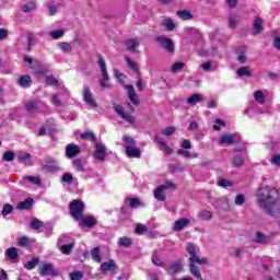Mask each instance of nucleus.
I'll use <instances>...</instances> for the list:
<instances>
[{"label":"nucleus","mask_w":280,"mask_h":280,"mask_svg":"<svg viewBox=\"0 0 280 280\" xmlns=\"http://www.w3.org/2000/svg\"><path fill=\"white\" fill-rule=\"evenodd\" d=\"M42 277H58V271L54 269V265L49 262H42L38 267Z\"/></svg>","instance_id":"7"},{"label":"nucleus","mask_w":280,"mask_h":280,"mask_svg":"<svg viewBox=\"0 0 280 280\" xmlns=\"http://www.w3.org/2000/svg\"><path fill=\"white\" fill-rule=\"evenodd\" d=\"M70 215L74 220H82L84 215V201L80 199H74L69 205Z\"/></svg>","instance_id":"2"},{"label":"nucleus","mask_w":280,"mask_h":280,"mask_svg":"<svg viewBox=\"0 0 280 280\" xmlns=\"http://www.w3.org/2000/svg\"><path fill=\"white\" fill-rule=\"evenodd\" d=\"M197 217L199 218V220L208 221L213 218V213H211V211L209 210H201L198 212Z\"/></svg>","instance_id":"34"},{"label":"nucleus","mask_w":280,"mask_h":280,"mask_svg":"<svg viewBox=\"0 0 280 280\" xmlns=\"http://www.w3.org/2000/svg\"><path fill=\"white\" fill-rule=\"evenodd\" d=\"M82 272L80 271H74L70 273V279L71 280H82Z\"/></svg>","instance_id":"63"},{"label":"nucleus","mask_w":280,"mask_h":280,"mask_svg":"<svg viewBox=\"0 0 280 280\" xmlns=\"http://www.w3.org/2000/svg\"><path fill=\"white\" fill-rule=\"evenodd\" d=\"M187 253L190 255L189 261L190 264H198L199 266H205L209 264V259L207 257L200 258L198 254H196V246L189 243L186 247Z\"/></svg>","instance_id":"3"},{"label":"nucleus","mask_w":280,"mask_h":280,"mask_svg":"<svg viewBox=\"0 0 280 280\" xmlns=\"http://www.w3.org/2000/svg\"><path fill=\"white\" fill-rule=\"evenodd\" d=\"M254 242L256 244H268V242H270V236H267L262 232H256Z\"/></svg>","instance_id":"21"},{"label":"nucleus","mask_w":280,"mask_h":280,"mask_svg":"<svg viewBox=\"0 0 280 280\" xmlns=\"http://www.w3.org/2000/svg\"><path fill=\"white\" fill-rule=\"evenodd\" d=\"M15 154L12 151H5L2 155L3 161H7L8 163L14 161Z\"/></svg>","instance_id":"46"},{"label":"nucleus","mask_w":280,"mask_h":280,"mask_svg":"<svg viewBox=\"0 0 280 280\" xmlns=\"http://www.w3.org/2000/svg\"><path fill=\"white\" fill-rule=\"evenodd\" d=\"M18 84H20L23 89H30L32 86V77L27 74L20 77Z\"/></svg>","instance_id":"20"},{"label":"nucleus","mask_w":280,"mask_h":280,"mask_svg":"<svg viewBox=\"0 0 280 280\" xmlns=\"http://www.w3.org/2000/svg\"><path fill=\"white\" fill-rule=\"evenodd\" d=\"M201 69H203V71H214L215 69L213 68V65L211 63V61H207L205 63H202Z\"/></svg>","instance_id":"58"},{"label":"nucleus","mask_w":280,"mask_h":280,"mask_svg":"<svg viewBox=\"0 0 280 280\" xmlns=\"http://www.w3.org/2000/svg\"><path fill=\"white\" fill-rule=\"evenodd\" d=\"M65 36V31L63 30H55L50 32V37L54 40H57V38H62Z\"/></svg>","instance_id":"48"},{"label":"nucleus","mask_w":280,"mask_h":280,"mask_svg":"<svg viewBox=\"0 0 280 280\" xmlns=\"http://www.w3.org/2000/svg\"><path fill=\"white\" fill-rule=\"evenodd\" d=\"M198 102H202V96L198 93H195L187 98V104H190V106H196Z\"/></svg>","instance_id":"32"},{"label":"nucleus","mask_w":280,"mask_h":280,"mask_svg":"<svg viewBox=\"0 0 280 280\" xmlns=\"http://www.w3.org/2000/svg\"><path fill=\"white\" fill-rule=\"evenodd\" d=\"M232 165H233V167H242L244 165V156L235 155L232 159Z\"/></svg>","instance_id":"40"},{"label":"nucleus","mask_w":280,"mask_h":280,"mask_svg":"<svg viewBox=\"0 0 280 280\" xmlns=\"http://www.w3.org/2000/svg\"><path fill=\"white\" fill-rule=\"evenodd\" d=\"M62 183H67L68 185H71L73 183V175L71 173H65L61 176Z\"/></svg>","instance_id":"51"},{"label":"nucleus","mask_w":280,"mask_h":280,"mask_svg":"<svg viewBox=\"0 0 280 280\" xmlns=\"http://www.w3.org/2000/svg\"><path fill=\"white\" fill-rule=\"evenodd\" d=\"M14 211V207L10 203H5L2 208V215L5 218L7 215H10Z\"/></svg>","instance_id":"45"},{"label":"nucleus","mask_w":280,"mask_h":280,"mask_svg":"<svg viewBox=\"0 0 280 280\" xmlns=\"http://www.w3.org/2000/svg\"><path fill=\"white\" fill-rule=\"evenodd\" d=\"M118 245L122 248H130L132 246V240L126 236H122L118 240Z\"/></svg>","instance_id":"35"},{"label":"nucleus","mask_w":280,"mask_h":280,"mask_svg":"<svg viewBox=\"0 0 280 280\" xmlns=\"http://www.w3.org/2000/svg\"><path fill=\"white\" fill-rule=\"evenodd\" d=\"M170 187H174V183L167 182L165 185L159 186L154 192V199L159 200L160 202H165L167 200V196H165L166 189H170Z\"/></svg>","instance_id":"5"},{"label":"nucleus","mask_w":280,"mask_h":280,"mask_svg":"<svg viewBox=\"0 0 280 280\" xmlns=\"http://www.w3.org/2000/svg\"><path fill=\"white\" fill-rule=\"evenodd\" d=\"M94 159L96 161H105L106 159V145L102 143L95 144Z\"/></svg>","instance_id":"12"},{"label":"nucleus","mask_w":280,"mask_h":280,"mask_svg":"<svg viewBox=\"0 0 280 280\" xmlns=\"http://www.w3.org/2000/svg\"><path fill=\"white\" fill-rule=\"evenodd\" d=\"M73 246H75L73 243L65 244L60 247V250L63 255H71V250H73Z\"/></svg>","instance_id":"44"},{"label":"nucleus","mask_w":280,"mask_h":280,"mask_svg":"<svg viewBox=\"0 0 280 280\" xmlns=\"http://www.w3.org/2000/svg\"><path fill=\"white\" fill-rule=\"evenodd\" d=\"M58 46L65 54H71V51H73V47L71 46V44L67 42H61L58 44Z\"/></svg>","instance_id":"39"},{"label":"nucleus","mask_w":280,"mask_h":280,"mask_svg":"<svg viewBox=\"0 0 280 280\" xmlns=\"http://www.w3.org/2000/svg\"><path fill=\"white\" fill-rule=\"evenodd\" d=\"M80 138L83 139V141H92V143H97V137H95V133L92 131L81 133Z\"/></svg>","instance_id":"25"},{"label":"nucleus","mask_w":280,"mask_h":280,"mask_svg":"<svg viewBox=\"0 0 280 280\" xmlns=\"http://www.w3.org/2000/svg\"><path fill=\"white\" fill-rule=\"evenodd\" d=\"M219 143L233 145L235 143V135H231V133L222 135L220 137Z\"/></svg>","instance_id":"19"},{"label":"nucleus","mask_w":280,"mask_h":280,"mask_svg":"<svg viewBox=\"0 0 280 280\" xmlns=\"http://www.w3.org/2000/svg\"><path fill=\"white\" fill-rule=\"evenodd\" d=\"M31 229H33L34 231H38L40 229H43L44 223L43 221L38 220V219H33L30 223Z\"/></svg>","instance_id":"42"},{"label":"nucleus","mask_w":280,"mask_h":280,"mask_svg":"<svg viewBox=\"0 0 280 280\" xmlns=\"http://www.w3.org/2000/svg\"><path fill=\"white\" fill-rule=\"evenodd\" d=\"M98 67L103 75V78L100 80V84L103 89H108L110 86L108 85V80H110V77L108 75V70H106V61L104 60V57L98 58Z\"/></svg>","instance_id":"4"},{"label":"nucleus","mask_w":280,"mask_h":280,"mask_svg":"<svg viewBox=\"0 0 280 280\" xmlns=\"http://www.w3.org/2000/svg\"><path fill=\"white\" fill-rule=\"evenodd\" d=\"M129 207H131V209H136V207H139L141 205V200H139L138 198H129Z\"/></svg>","instance_id":"57"},{"label":"nucleus","mask_w":280,"mask_h":280,"mask_svg":"<svg viewBox=\"0 0 280 280\" xmlns=\"http://www.w3.org/2000/svg\"><path fill=\"white\" fill-rule=\"evenodd\" d=\"M155 40L161 45L163 49H165V51L168 54H174V42L171 38L165 36H158Z\"/></svg>","instance_id":"8"},{"label":"nucleus","mask_w":280,"mask_h":280,"mask_svg":"<svg viewBox=\"0 0 280 280\" xmlns=\"http://www.w3.org/2000/svg\"><path fill=\"white\" fill-rule=\"evenodd\" d=\"M190 275L197 280H202V273H200V267L195 264L189 265Z\"/></svg>","instance_id":"24"},{"label":"nucleus","mask_w":280,"mask_h":280,"mask_svg":"<svg viewBox=\"0 0 280 280\" xmlns=\"http://www.w3.org/2000/svg\"><path fill=\"white\" fill-rule=\"evenodd\" d=\"M258 205L260 209L268 215L277 218L280 215V200H279V190L271 187H262L257 192Z\"/></svg>","instance_id":"1"},{"label":"nucleus","mask_w":280,"mask_h":280,"mask_svg":"<svg viewBox=\"0 0 280 280\" xmlns=\"http://www.w3.org/2000/svg\"><path fill=\"white\" fill-rule=\"evenodd\" d=\"M91 256H92V259L96 261V264H102V256H100V247H94L91 250Z\"/></svg>","instance_id":"38"},{"label":"nucleus","mask_w":280,"mask_h":280,"mask_svg":"<svg viewBox=\"0 0 280 280\" xmlns=\"http://www.w3.org/2000/svg\"><path fill=\"white\" fill-rule=\"evenodd\" d=\"M80 154V147L75 143H70L66 147V156L68 159H73Z\"/></svg>","instance_id":"13"},{"label":"nucleus","mask_w":280,"mask_h":280,"mask_svg":"<svg viewBox=\"0 0 280 280\" xmlns=\"http://www.w3.org/2000/svg\"><path fill=\"white\" fill-rule=\"evenodd\" d=\"M24 62H27L30 65L31 69H38L40 67V61L32 59V57H24Z\"/></svg>","instance_id":"37"},{"label":"nucleus","mask_w":280,"mask_h":280,"mask_svg":"<svg viewBox=\"0 0 280 280\" xmlns=\"http://www.w3.org/2000/svg\"><path fill=\"white\" fill-rule=\"evenodd\" d=\"M183 270V262L177 260L166 269L167 275H178Z\"/></svg>","instance_id":"14"},{"label":"nucleus","mask_w":280,"mask_h":280,"mask_svg":"<svg viewBox=\"0 0 280 280\" xmlns=\"http://www.w3.org/2000/svg\"><path fill=\"white\" fill-rule=\"evenodd\" d=\"M183 67H185V63L182 61L173 63V66H172L173 73H178V71H180V69H183Z\"/></svg>","instance_id":"55"},{"label":"nucleus","mask_w":280,"mask_h":280,"mask_svg":"<svg viewBox=\"0 0 280 280\" xmlns=\"http://www.w3.org/2000/svg\"><path fill=\"white\" fill-rule=\"evenodd\" d=\"M254 97L256 102H258V104H264V102H266V96H264V92L259 90L254 93Z\"/></svg>","instance_id":"47"},{"label":"nucleus","mask_w":280,"mask_h":280,"mask_svg":"<svg viewBox=\"0 0 280 280\" xmlns=\"http://www.w3.org/2000/svg\"><path fill=\"white\" fill-rule=\"evenodd\" d=\"M72 165H73V167L77 172H84L85 171L84 163L80 159L73 160Z\"/></svg>","instance_id":"41"},{"label":"nucleus","mask_w":280,"mask_h":280,"mask_svg":"<svg viewBox=\"0 0 280 280\" xmlns=\"http://www.w3.org/2000/svg\"><path fill=\"white\" fill-rule=\"evenodd\" d=\"M25 109L31 114L38 113V102L36 101H28L25 104Z\"/></svg>","instance_id":"23"},{"label":"nucleus","mask_w":280,"mask_h":280,"mask_svg":"<svg viewBox=\"0 0 280 280\" xmlns=\"http://www.w3.org/2000/svg\"><path fill=\"white\" fill-rule=\"evenodd\" d=\"M113 108L115 113L118 115V117L124 119V121H127V124L135 125V116L126 113V109H124V106L113 103Z\"/></svg>","instance_id":"6"},{"label":"nucleus","mask_w":280,"mask_h":280,"mask_svg":"<svg viewBox=\"0 0 280 280\" xmlns=\"http://www.w3.org/2000/svg\"><path fill=\"white\" fill-rule=\"evenodd\" d=\"M236 74L242 77H246V78H250V75H253V71L250 70V67H241L237 71Z\"/></svg>","instance_id":"30"},{"label":"nucleus","mask_w":280,"mask_h":280,"mask_svg":"<svg viewBox=\"0 0 280 280\" xmlns=\"http://www.w3.org/2000/svg\"><path fill=\"white\" fill-rule=\"evenodd\" d=\"M19 246L25 247L30 244V238L27 236H22L18 241Z\"/></svg>","instance_id":"60"},{"label":"nucleus","mask_w":280,"mask_h":280,"mask_svg":"<svg viewBox=\"0 0 280 280\" xmlns=\"http://www.w3.org/2000/svg\"><path fill=\"white\" fill-rule=\"evenodd\" d=\"M128 97L131 103L135 104V106H139V96H137V93L135 92V86L132 85H126Z\"/></svg>","instance_id":"16"},{"label":"nucleus","mask_w":280,"mask_h":280,"mask_svg":"<svg viewBox=\"0 0 280 280\" xmlns=\"http://www.w3.org/2000/svg\"><path fill=\"white\" fill-rule=\"evenodd\" d=\"M126 153L129 159H141V150L139 148L127 145Z\"/></svg>","instance_id":"15"},{"label":"nucleus","mask_w":280,"mask_h":280,"mask_svg":"<svg viewBox=\"0 0 280 280\" xmlns=\"http://www.w3.org/2000/svg\"><path fill=\"white\" fill-rule=\"evenodd\" d=\"M43 170H46V172H58L60 167L58 166V161L54 160L52 158H45Z\"/></svg>","instance_id":"10"},{"label":"nucleus","mask_w":280,"mask_h":280,"mask_svg":"<svg viewBox=\"0 0 280 280\" xmlns=\"http://www.w3.org/2000/svg\"><path fill=\"white\" fill-rule=\"evenodd\" d=\"M135 231H136V233L138 235H143V233H148V226H145V225H143L141 223H138L136 225V230Z\"/></svg>","instance_id":"50"},{"label":"nucleus","mask_w":280,"mask_h":280,"mask_svg":"<svg viewBox=\"0 0 280 280\" xmlns=\"http://www.w3.org/2000/svg\"><path fill=\"white\" fill-rule=\"evenodd\" d=\"M18 160L20 163H24V165H33L32 163V154L27 152H19Z\"/></svg>","instance_id":"18"},{"label":"nucleus","mask_w":280,"mask_h":280,"mask_svg":"<svg viewBox=\"0 0 280 280\" xmlns=\"http://www.w3.org/2000/svg\"><path fill=\"white\" fill-rule=\"evenodd\" d=\"M191 224V220L187 218H180L176 220L173 224V231L180 232L184 229H187Z\"/></svg>","instance_id":"11"},{"label":"nucleus","mask_w":280,"mask_h":280,"mask_svg":"<svg viewBox=\"0 0 280 280\" xmlns=\"http://www.w3.org/2000/svg\"><path fill=\"white\" fill-rule=\"evenodd\" d=\"M244 202H246V197L243 194H240L235 197L234 205H236L237 207H242Z\"/></svg>","instance_id":"52"},{"label":"nucleus","mask_w":280,"mask_h":280,"mask_svg":"<svg viewBox=\"0 0 280 280\" xmlns=\"http://www.w3.org/2000/svg\"><path fill=\"white\" fill-rule=\"evenodd\" d=\"M22 12H34V10H36V2L35 1H31L25 3L24 5L21 7Z\"/></svg>","instance_id":"36"},{"label":"nucleus","mask_w":280,"mask_h":280,"mask_svg":"<svg viewBox=\"0 0 280 280\" xmlns=\"http://www.w3.org/2000/svg\"><path fill=\"white\" fill-rule=\"evenodd\" d=\"M253 27L254 34H261V32H264V20H261V18H256Z\"/></svg>","instance_id":"22"},{"label":"nucleus","mask_w":280,"mask_h":280,"mask_svg":"<svg viewBox=\"0 0 280 280\" xmlns=\"http://www.w3.org/2000/svg\"><path fill=\"white\" fill-rule=\"evenodd\" d=\"M101 270H103V272H115V270H117V265L115 264V260L110 259L101 265Z\"/></svg>","instance_id":"17"},{"label":"nucleus","mask_w":280,"mask_h":280,"mask_svg":"<svg viewBox=\"0 0 280 280\" xmlns=\"http://www.w3.org/2000/svg\"><path fill=\"white\" fill-rule=\"evenodd\" d=\"M237 23L238 21L236 20V18H229L230 30H235V27H237Z\"/></svg>","instance_id":"62"},{"label":"nucleus","mask_w":280,"mask_h":280,"mask_svg":"<svg viewBox=\"0 0 280 280\" xmlns=\"http://www.w3.org/2000/svg\"><path fill=\"white\" fill-rule=\"evenodd\" d=\"M162 25L166 27L168 32H174V30L176 28V24H174V20L170 18L164 19L162 22Z\"/></svg>","instance_id":"31"},{"label":"nucleus","mask_w":280,"mask_h":280,"mask_svg":"<svg viewBox=\"0 0 280 280\" xmlns=\"http://www.w3.org/2000/svg\"><path fill=\"white\" fill-rule=\"evenodd\" d=\"M7 257H9L11 261H16V259H19V249H16V247L8 248Z\"/></svg>","instance_id":"27"},{"label":"nucleus","mask_w":280,"mask_h":280,"mask_svg":"<svg viewBox=\"0 0 280 280\" xmlns=\"http://www.w3.org/2000/svg\"><path fill=\"white\" fill-rule=\"evenodd\" d=\"M38 258H33L32 260H28L25 264V268H27V270H34V268H36V266H38Z\"/></svg>","instance_id":"49"},{"label":"nucleus","mask_w":280,"mask_h":280,"mask_svg":"<svg viewBox=\"0 0 280 280\" xmlns=\"http://www.w3.org/2000/svg\"><path fill=\"white\" fill-rule=\"evenodd\" d=\"M126 62L129 69H132L133 71H138L137 63L130 59L129 57H126Z\"/></svg>","instance_id":"59"},{"label":"nucleus","mask_w":280,"mask_h":280,"mask_svg":"<svg viewBox=\"0 0 280 280\" xmlns=\"http://www.w3.org/2000/svg\"><path fill=\"white\" fill-rule=\"evenodd\" d=\"M32 205H34V199H25L24 201H21L18 203V209L25 210V209H32Z\"/></svg>","instance_id":"29"},{"label":"nucleus","mask_w":280,"mask_h":280,"mask_svg":"<svg viewBox=\"0 0 280 280\" xmlns=\"http://www.w3.org/2000/svg\"><path fill=\"white\" fill-rule=\"evenodd\" d=\"M26 183H31V185H40V177H35L32 175H26L23 177Z\"/></svg>","instance_id":"43"},{"label":"nucleus","mask_w":280,"mask_h":280,"mask_svg":"<svg viewBox=\"0 0 280 280\" xmlns=\"http://www.w3.org/2000/svg\"><path fill=\"white\" fill-rule=\"evenodd\" d=\"M177 16L183 21H191V19H194V15H191V11H187V10L178 11Z\"/></svg>","instance_id":"33"},{"label":"nucleus","mask_w":280,"mask_h":280,"mask_svg":"<svg viewBox=\"0 0 280 280\" xmlns=\"http://www.w3.org/2000/svg\"><path fill=\"white\" fill-rule=\"evenodd\" d=\"M83 102H85L88 106H91V108H97V102L93 97V92H91L89 85H85L83 89Z\"/></svg>","instance_id":"9"},{"label":"nucleus","mask_w":280,"mask_h":280,"mask_svg":"<svg viewBox=\"0 0 280 280\" xmlns=\"http://www.w3.org/2000/svg\"><path fill=\"white\" fill-rule=\"evenodd\" d=\"M218 185H219V187H224V188H226V187H233V182L228 180V179H224V178H220V179L218 180Z\"/></svg>","instance_id":"53"},{"label":"nucleus","mask_w":280,"mask_h":280,"mask_svg":"<svg viewBox=\"0 0 280 280\" xmlns=\"http://www.w3.org/2000/svg\"><path fill=\"white\" fill-rule=\"evenodd\" d=\"M81 220H82L83 226H88L90 229L95 226V224H97V220L95 219V217L84 218V215H83Z\"/></svg>","instance_id":"26"},{"label":"nucleus","mask_w":280,"mask_h":280,"mask_svg":"<svg viewBox=\"0 0 280 280\" xmlns=\"http://www.w3.org/2000/svg\"><path fill=\"white\" fill-rule=\"evenodd\" d=\"M140 43L137 38H130L126 42L127 51H135L139 47Z\"/></svg>","instance_id":"28"},{"label":"nucleus","mask_w":280,"mask_h":280,"mask_svg":"<svg viewBox=\"0 0 280 280\" xmlns=\"http://www.w3.org/2000/svg\"><path fill=\"white\" fill-rule=\"evenodd\" d=\"M244 250L240 248H234L232 252H230L231 257H242V254Z\"/></svg>","instance_id":"64"},{"label":"nucleus","mask_w":280,"mask_h":280,"mask_svg":"<svg viewBox=\"0 0 280 280\" xmlns=\"http://www.w3.org/2000/svg\"><path fill=\"white\" fill-rule=\"evenodd\" d=\"M46 84H48V86H58V79L54 75H49L46 78Z\"/></svg>","instance_id":"54"},{"label":"nucleus","mask_w":280,"mask_h":280,"mask_svg":"<svg viewBox=\"0 0 280 280\" xmlns=\"http://www.w3.org/2000/svg\"><path fill=\"white\" fill-rule=\"evenodd\" d=\"M174 132H176V127H167L162 131V135H164V137H172Z\"/></svg>","instance_id":"56"},{"label":"nucleus","mask_w":280,"mask_h":280,"mask_svg":"<svg viewBox=\"0 0 280 280\" xmlns=\"http://www.w3.org/2000/svg\"><path fill=\"white\" fill-rule=\"evenodd\" d=\"M122 140L127 143V145H135V143H137V141H135V139L132 137H129V136H124L122 137Z\"/></svg>","instance_id":"61"}]
</instances>
